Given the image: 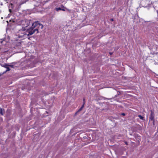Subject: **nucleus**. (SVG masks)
I'll use <instances>...</instances> for the list:
<instances>
[{
  "label": "nucleus",
  "mask_w": 158,
  "mask_h": 158,
  "mask_svg": "<svg viewBox=\"0 0 158 158\" xmlns=\"http://www.w3.org/2000/svg\"><path fill=\"white\" fill-rule=\"evenodd\" d=\"M36 30V29L33 30L30 28L27 30L25 29H20L16 33L15 39L17 40L25 39L35 33Z\"/></svg>",
  "instance_id": "1"
},
{
  "label": "nucleus",
  "mask_w": 158,
  "mask_h": 158,
  "mask_svg": "<svg viewBox=\"0 0 158 158\" xmlns=\"http://www.w3.org/2000/svg\"><path fill=\"white\" fill-rule=\"evenodd\" d=\"M43 27V26L42 24H41L39 22H34L32 24L31 27L30 29H32L33 30L36 29V30L35 31V32H36V33H38L39 32V29H42Z\"/></svg>",
  "instance_id": "2"
},
{
  "label": "nucleus",
  "mask_w": 158,
  "mask_h": 158,
  "mask_svg": "<svg viewBox=\"0 0 158 158\" xmlns=\"http://www.w3.org/2000/svg\"><path fill=\"white\" fill-rule=\"evenodd\" d=\"M30 24V22L28 20H23L21 21L20 25L23 27L22 29H25V28L27 27Z\"/></svg>",
  "instance_id": "3"
},
{
  "label": "nucleus",
  "mask_w": 158,
  "mask_h": 158,
  "mask_svg": "<svg viewBox=\"0 0 158 158\" xmlns=\"http://www.w3.org/2000/svg\"><path fill=\"white\" fill-rule=\"evenodd\" d=\"M4 67L6 68L7 69L6 70V71H9L10 70V68H14L13 65L12 64L8 65V64H6L4 65Z\"/></svg>",
  "instance_id": "4"
},
{
  "label": "nucleus",
  "mask_w": 158,
  "mask_h": 158,
  "mask_svg": "<svg viewBox=\"0 0 158 158\" xmlns=\"http://www.w3.org/2000/svg\"><path fill=\"white\" fill-rule=\"evenodd\" d=\"M56 10L57 11H58L59 10H62L64 11L65 10V8L63 6H61L60 7L56 8Z\"/></svg>",
  "instance_id": "5"
},
{
  "label": "nucleus",
  "mask_w": 158,
  "mask_h": 158,
  "mask_svg": "<svg viewBox=\"0 0 158 158\" xmlns=\"http://www.w3.org/2000/svg\"><path fill=\"white\" fill-rule=\"evenodd\" d=\"M83 103L82 105V106L79 110L78 111H81L82 110V108H83V107L84 106L85 103V99H83Z\"/></svg>",
  "instance_id": "6"
},
{
  "label": "nucleus",
  "mask_w": 158,
  "mask_h": 158,
  "mask_svg": "<svg viewBox=\"0 0 158 158\" xmlns=\"http://www.w3.org/2000/svg\"><path fill=\"white\" fill-rule=\"evenodd\" d=\"M153 118H154V116L153 115L152 113V112L151 115L150 116L149 118L151 120H152L153 119Z\"/></svg>",
  "instance_id": "7"
},
{
  "label": "nucleus",
  "mask_w": 158,
  "mask_h": 158,
  "mask_svg": "<svg viewBox=\"0 0 158 158\" xmlns=\"http://www.w3.org/2000/svg\"><path fill=\"white\" fill-rule=\"evenodd\" d=\"M138 116L140 119L143 120V116L140 115H139Z\"/></svg>",
  "instance_id": "8"
},
{
  "label": "nucleus",
  "mask_w": 158,
  "mask_h": 158,
  "mask_svg": "<svg viewBox=\"0 0 158 158\" xmlns=\"http://www.w3.org/2000/svg\"><path fill=\"white\" fill-rule=\"evenodd\" d=\"M0 42L1 43H5V44L6 42L4 40H1V41H0Z\"/></svg>",
  "instance_id": "9"
},
{
  "label": "nucleus",
  "mask_w": 158,
  "mask_h": 158,
  "mask_svg": "<svg viewBox=\"0 0 158 158\" xmlns=\"http://www.w3.org/2000/svg\"><path fill=\"white\" fill-rule=\"evenodd\" d=\"M0 113L2 114V115H3V114H2V109H0Z\"/></svg>",
  "instance_id": "10"
},
{
  "label": "nucleus",
  "mask_w": 158,
  "mask_h": 158,
  "mask_svg": "<svg viewBox=\"0 0 158 158\" xmlns=\"http://www.w3.org/2000/svg\"><path fill=\"white\" fill-rule=\"evenodd\" d=\"M122 114L123 115H125V114L124 113H122Z\"/></svg>",
  "instance_id": "11"
}]
</instances>
